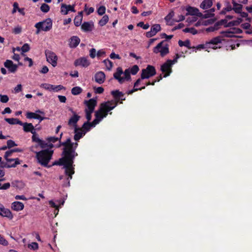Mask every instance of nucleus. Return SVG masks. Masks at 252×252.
<instances>
[{
    "label": "nucleus",
    "mask_w": 252,
    "mask_h": 252,
    "mask_svg": "<svg viewBox=\"0 0 252 252\" xmlns=\"http://www.w3.org/2000/svg\"><path fill=\"white\" fill-rule=\"evenodd\" d=\"M75 150L71 148L64 153H62V157L59 160L54 161L51 165L63 166L65 174L68 176V179L70 180L72 179V175L75 173L74 159L76 157L78 156V153L76 152Z\"/></svg>",
    "instance_id": "obj_1"
},
{
    "label": "nucleus",
    "mask_w": 252,
    "mask_h": 252,
    "mask_svg": "<svg viewBox=\"0 0 252 252\" xmlns=\"http://www.w3.org/2000/svg\"><path fill=\"white\" fill-rule=\"evenodd\" d=\"M53 150L45 149L36 153V157L38 162L42 166L46 167H50L48 163L52 158Z\"/></svg>",
    "instance_id": "obj_2"
},
{
    "label": "nucleus",
    "mask_w": 252,
    "mask_h": 252,
    "mask_svg": "<svg viewBox=\"0 0 252 252\" xmlns=\"http://www.w3.org/2000/svg\"><path fill=\"white\" fill-rule=\"evenodd\" d=\"M222 39L221 36H218L213 38L211 39L209 42H206L204 44H199L196 47V49H206V48H211L213 49H216L218 48H220L221 47L220 46H218L219 44L221 43Z\"/></svg>",
    "instance_id": "obj_3"
},
{
    "label": "nucleus",
    "mask_w": 252,
    "mask_h": 252,
    "mask_svg": "<svg viewBox=\"0 0 252 252\" xmlns=\"http://www.w3.org/2000/svg\"><path fill=\"white\" fill-rule=\"evenodd\" d=\"M166 40H163L159 43L153 49V52L157 54L160 53V55L162 57H164L169 53V45L165 43Z\"/></svg>",
    "instance_id": "obj_4"
},
{
    "label": "nucleus",
    "mask_w": 252,
    "mask_h": 252,
    "mask_svg": "<svg viewBox=\"0 0 252 252\" xmlns=\"http://www.w3.org/2000/svg\"><path fill=\"white\" fill-rule=\"evenodd\" d=\"M118 105V102H114L113 101H108L101 103L99 108L101 111H103L104 114L108 115V113L114 109Z\"/></svg>",
    "instance_id": "obj_5"
},
{
    "label": "nucleus",
    "mask_w": 252,
    "mask_h": 252,
    "mask_svg": "<svg viewBox=\"0 0 252 252\" xmlns=\"http://www.w3.org/2000/svg\"><path fill=\"white\" fill-rule=\"evenodd\" d=\"M156 74L155 67L151 65H148L146 68L143 69L141 71V79H148Z\"/></svg>",
    "instance_id": "obj_6"
},
{
    "label": "nucleus",
    "mask_w": 252,
    "mask_h": 252,
    "mask_svg": "<svg viewBox=\"0 0 252 252\" xmlns=\"http://www.w3.org/2000/svg\"><path fill=\"white\" fill-rule=\"evenodd\" d=\"M47 61L50 63L54 67H55L57 64L58 57L53 52L47 50L45 52Z\"/></svg>",
    "instance_id": "obj_7"
},
{
    "label": "nucleus",
    "mask_w": 252,
    "mask_h": 252,
    "mask_svg": "<svg viewBox=\"0 0 252 252\" xmlns=\"http://www.w3.org/2000/svg\"><path fill=\"white\" fill-rule=\"evenodd\" d=\"M69 110L72 113L73 115L70 117L68 122V125L74 127H77V123L80 119V116L78 115L73 110L72 108H70Z\"/></svg>",
    "instance_id": "obj_8"
},
{
    "label": "nucleus",
    "mask_w": 252,
    "mask_h": 252,
    "mask_svg": "<svg viewBox=\"0 0 252 252\" xmlns=\"http://www.w3.org/2000/svg\"><path fill=\"white\" fill-rule=\"evenodd\" d=\"M160 70L164 73L163 77H167L170 75L172 71V65L166 61L162 65H161Z\"/></svg>",
    "instance_id": "obj_9"
},
{
    "label": "nucleus",
    "mask_w": 252,
    "mask_h": 252,
    "mask_svg": "<svg viewBox=\"0 0 252 252\" xmlns=\"http://www.w3.org/2000/svg\"><path fill=\"white\" fill-rule=\"evenodd\" d=\"M111 94L114 96L116 100L115 102H118V103L119 102L120 104H122V101L126 100L124 94L119 90L112 91Z\"/></svg>",
    "instance_id": "obj_10"
},
{
    "label": "nucleus",
    "mask_w": 252,
    "mask_h": 252,
    "mask_svg": "<svg viewBox=\"0 0 252 252\" xmlns=\"http://www.w3.org/2000/svg\"><path fill=\"white\" fill-rule=\"evenodd\" d=\"M17 124L20 125L21 126H23V129L24 131L26 132H31L32 133H33V132H35V129L34 128V127L32 125V123H22L20 120L17 119Z\"/></svg>",
    "instance_id": "obj_11"
},
{
    "label": "nucleus",
    "mask_w": 252,
    "mask_h": 252,
    "mask_svg": "<svg viewBox=\"0 0 252 252\" xmlns=\"http://www.w3.org/2000/svg\"><path fill=\"white\" fill-rule=\"evenodd\" d=\"M186 10L188 12L186 15L197 16L199 17H201L203 16V14L199 12V9L196 7L188 5L186 7Z\"/></svg>",
    "instance_id": "obj_12"
},
{
    "label": "nucleus",
    "mask_w": 252,
    "mask_h": 252,
    "mask_svg": "<svg viewBox=\"0 0 252 252\" xmlns=\"http://www.w3.org/2000/svg\"><path fill=\"white\" fill-rule=\"evenodd\" d=\"M84 104L86 105L87 108L85 109V110L94 111L95 107L97 104L96 100L94 98H91L88 100H85Z\"/></svg>",
    "instance_id": "obj_13"
},
{
    "label": "nucleus",
    "mask_w": 252,
    "mask_h": 252,
    "mask_svg": "<svg viewBox=\"0 0 252 252\" xmlns=\"http://www.w3.org/2000/svg\"><path fill=\"white\" fill-rule=\"evenodd\" d=\"M39 23H41V28L43 31H49L52 28V21L50 18H47Z\"/></svg>",
    "instance_id": "obj_14"
},
{
    "label": "nucleus",
    "mask_w": 252,
    "mask_h": 252,
    "mask_svg": "<svg viewBox=\"0 0 252 252\" xmlns=\"http://www.w3.org/2000/svg\"><path fill=\"white\" fill-rule=\"evenodd\" d=\"M89 61L85 57L80 58L74 61V65L75 66H81L82 67H87L90 65Z\"/></svg>",
    "instance_id": "obj_15"
},
{
    "label": "nucleus",
    "mask_w": 252,
    "mask_h": 252,
    "mask_svg": "<svg viewBox=\"0 0 252 252\" xmlns=\"http://www.w3.org/2000/svg\"><path fill=\"white\" fill-rule=\"evenodd\" d=\"M160 30L161 27L160 25L155 24L151 27L150 31L146 32V36L148 38L151 37L156 35L158 32L160 31Z\"/></svg>",
    "instance_id": "obj_16"
},
{
    "label": "nucleus",
    "mask_w": 252,
    "mask_h": 252,
    "mask_svg": "<svg viewBox=\"0 0 252 252\" xmlns=\"http://www.w3.org/2000/svg\"><path fill=\"white\" fill-rule=\"evenodd\" d=\"M123 74V71L121 67H118L117 71L113 74L114 78L117 80L120 84H122L125 81V78L121 77V75Z\"/></svg>",
    "instance_id": "obj_17"
},
{
    "label": "nucleus",
    "mask_w": 252,
    "mask_h": 252,
    "mask_svg": "<svg viewBox=\"0 0 252 252\" xmlns=\"http://www.w3.org/2000/svg\"><path fill=\"white\" fill-rule=\"evenodd\" d=\"M72 143L71 139L70 138H68L64 142H62L60 141V143L57 147H60L61 146H63V149L62 153H64V152L71 148Z\"/></svg>",
    "instance_id": "obj_18"
},
{
    "label": "nucleus",
    "mask_w": 252,
    "mask_h": 252,
    "mask_svg": "<svg viewBox=\"0 0 252 252\" xmlns=\"http://www.w3.org/2000/svg\"><path fill=\"white\" fill-rule=\"evenodd\" d=\"M0 215L2 217H7L9 219H11L13 218V215L11 211L4 207V206L0 204Z\"/></svg>",
    "instance_id": "obj_19"
},
{
    "label": "nucleus",
    "mask_w": 252,
    "mask_h": 252,
    "mask_svg": "<svg viewBox=\"0 0 252 252\" xmlns=\"http://www.w3.org/2000/svg\"><path fill=\"white\" fill-rule=\"evenodd\" d=\"M141 80H142V79H141V77L140 78L138 79L135 81V82L134 83V86H133V89H132L131 90H129L127 92V94H131L135 92H136L138 91H141L142 90L145 89V86H143V87H142L141 88H137V87L140 84Z\"/></svg>",
    "instance_id": "obj_20"
},
{
    "label": "nucleus",
    "mask_w": 252,
    "mask_h": 252,
    "mask_svg": "<svg viewBox=\"0 0 252 252\" xmlns=\"http://www.w3.org/2000/svg\"><path fill=\"white\" fill-rule=\"evenodd\" d=\"M94 28L93 22H85L81 25V29L85 32H91Z\"/></svg>",
    "instance_id": "obj_21"
},
{
    "label": "nucleus",
    "mask_w": 252,
    "mask_h": 252,
    "mask_svg": "<svg viewBox=\"0 0 252 252\" xmlns=\"http://www.w3.org/2000/svg\"><path fill=\"white\" fill-rule=\"evenodd\" d=\"M95 81L99 84H102L105 79V74L102 71H98L94 75Z\"/></svg>",
    "instance_id": "obj_22"
},
{
    "label": "nucleus",
    "mask_w": 252,
    "mask_h": 252,
    "mask_svg": "<svg viewBox=\"0 0 252 252\" xmlns=\"http://www.w3.org/2000/svg\"><path fill=\"white\" fill-rule=\"evenodd\" d=\"M74 139L75 141H79L86 134L85 131H83L80 128L77 127L74 128Z\"/></svg>",
    "instance_id": "obj_23"
},
{
    "label": "nucleus",
    "mask_w": 252,
    "mask_h": 252,
    "mask_svg": "<svg viewBox=\"0 0 252 252\" xmlns=\"http://www.w3.org/2000/svg\"><path fill=\"white\" fill-rule=\"evenodd\" d=\"M80 42V39L77 36H73L69 40V46L71 48H76Z\"/></svg>",
    "instance_id": "obj_24"
},
{
    "label": "nucleus",
    "mask_w": 252,
    "mask_h": 252,
    "mask_svg": "<svg viewBox=\"0 0 252 252\" xmlns=\"http://www.w3.org/2000/svg\"><path fill=\"white\" fill-rule=\"evenodd\" d=\"M5 159L7 162L5 163L1 162L2 167L9 168L11 167H15L16 166V158L8 157V158Z\"/></svg>",
    "instance_id": "obj_25"
},
{
    "label": "nucleus",
    "mask_w": 252,
    "mask_h": 252,
    "mask_svg": "<svg viewBox=\"0 0 252 252\" xmlns=\"http://www.w3.org/2000/svg\"><path fill=\"white\" fill-rule=\"evenodd\" d=\"M4 66L10 72H14L16 70V64H14L12 61L7 60L4 63Z\"/></svg>",
    "instance_id": "obj_26"
},
{
    "label": "nucleus",
    "mask_w": 252,
    "mask_h": 252,
    "mask_svg": "<svg viewBox=\"0 0 252 252\" xmlns=\"http://www.w3.org/2000/svg\"><path fill=\"white\" fill-rule=\"evenodd\" d=\"M83 19V12L82 11L79 12L77 16H75L74 19V23L75 26L79 27L81 25Z\"/></svg>",
    "instance_id": "obj_27"
},
{
    "label": "nucleus",
    "mask_w": 252,
    "mask_h": 252,
    "mask_svg": "<svg viewBox=\"0 0 252 252\" xmlns=\"http://www.w3.org/2000/svg\"><path fill=\"white\" fill-rule=\"evenodd\" d=\"M213 4L212 0H204L200 4V7L203 9H206L210 8Z\"/></svg>",
    "instance_id": "obj_28"
},
{
    "label": "nucleus",
    "mask_w": 252,
    "mask_h": 252,
    "mask_svg": "<svg viewBox=\"0 0 252 252\" xmlns=\"http://www.w3.org/2000/svg\"><path fill=\"white\" fill-rule=\"evenodd\" d=\"M232 4L233 5V10L237 13H241L243 6L241 4L236 2L234 0H232Z\"/></svg>",
    "instance_id": "obj_29"
},
{
    "label": "nucleus",
    "mask_w": 252,
    "mask_h": 252,
    "mask_svg": "<svg viewBox=\"0 0 252 252\" xmlns=\"http://www.w3.org/2000/svg\"><path fill=\"white\" fill-rule=\"evenodd\" d=\"M92 127H93L90 124V122H86L83 124L82 127L80 128L83 131H85L86 134L87 132L90 131Z\"/></svg>",
    "instance_id": "obj_30"
},
{
    "label": "nucleus",
    "mask_w": 252,
    "mask_h": 252,
    "mask_svg": "<svg viewBox=\"0 0 252 252\" xmlns=\"http://www.w3.org/2000/svg\"><path fill=\"white\" fill-rule=\"evenodd\" d=\"M94 115L95 118L99 120L100 121H101L103 118L107 117L106 114H104L103 112L101 111L100 108L97 111H95Z\"/></svg>",
    "instance_id": "obj_31"
},
{
    "label": "nucleus",
    "mask_w": 252,
    "mask_h": 252,
    "mask_svg": "<svg viewBox=\"0 0 252 252\" xmlns=\"http://www.w3.org/2000/svg\"><path fill=\"white\" fill-rule=\"evenodd\" d=\"M178 44L180 47L185 46L189 49H190L192 48H195V47H192L190 46V43L189 40H186L185 41H183L182 40H180L178 41Z\"/></svg>",
    "instance_id": "obj_32"
},
{
    "label": "nucleus",
    "mask_w": 252,
    "mask_h": 252,
    "mask_svg": "<svg viewBox=\"0 0 252 252\" xmlns=\"http://www.w3.org/2000/svg\"><path fill=\"white\" fill-rule=\"evenodd\" d=\"M17 51H22V54L28 52L30 49V47L29 44L25 43L21 48L17 46Z\"/></svg>",
    "instance_id": "obj_33"
},
{
    "label": "nucleus",
    "mask_w": 252,
    "mask_h": 252,
    "mask_svg": "<svg viewBox=\"0 0 252 252\" xmlns=\"http://www.w3.org/2000/svg\"><path fill=\"white\" fill-rule=\"evenodd\" d=\"M235 32L231 28L226 31L221 32L220 34H223L224 37H231L233 36V34L235 33Z\"/></svg>",
    "instance_id": "obj_34"
},
{
    "label": "nucleus",
    "mask_w": 252,
    "mask_h": 252,
    "mask_svg": "<svg viewBox=\"0 0 252 252\" xmlns=\"http://www.w3.org/2000/svg\"><path fill=\"white\" fill-rule=\"evenodd\" d=\"M108 16L107 15H105L102 17L101 19L99 21L98 24L100 26L102 27L106 24V23L108 22Z\"/></svg>",
    "instance_id": "obj_35"
},
{
    "label": "nucleus",
    "mask_w": 252,
    "mask_h": 252,
    "mask_svg": "<svg viewBox=\"0 0 252 252\" xmlns=\"http://www.w3.org/2000/svg\"><path fill=\"white\" fill-rule=\"evenodd\" d=\"M26 117L28 119H37L39 118V115L33 112H27L26 114Z\"/></svg>",
    "instance_id": "obj_36"
},
{
    "label": "nucleus",
    "mask_w": 252,
    "mask_h": 252,
    "mask_svg": "<svg viewBox=\"0 0 252 252\" xmlns=\"http://www.w3.org/2000/svg\"><path fill=\"white\" fill-rule=\"evenodd\" d=\"M82 92V89L80 87H75L71 89V93L73 95H78Z\"/></svg>",
    "instance_id": "obj_37"
},
{
    "label": "nucleus",
    "mask_w": 252,
    "mask_h": 252,
    "mask_svg": "<svg viewBox=\"0 0 252 252\" xmlns=\"http://www.w3.org/2000/svg\"><path fill=\"white\" fill-rule=\"evenodd\" d=\"M183 32L186 33L189 32L193 35L198 33L197 30L194 28H186L183 30Z\"/></svg>",
    "instance_id": "obj_38"
},
{
    "label": "nucleus",
    "mask_w": 252,
    "mask_h": 252,
    "mask_svg": "<svg viewBox=\"0 0 252 252\" xmlns=\"http://www.w3.org/2000/svg\"><path fill=\"white\" fill-rule=\"evenodd\" d=\"M103 62L105 65L107 69L110 70L113 66V63L108 59L104 60Z\"/></svg>",
    "instance_id": "obj_39"
},
{
    "label": "nucleus",
    "mask_w": 252,
    "mask_h": 252,
    "mask_svg": "<svg viewBox=\"0 0 252 252\" xmlns=\"http://www.w3.org/2000/svg\"><path fill=\"white\" fill-rule=\"evenodd\" d=\"M40 87L45 89L46 90L49 91H52L53 85H51L48 83H42L40 85Z\"/></svg>",
    "instance_id": "obj_40"
},
{
    "label": "nucleus",
    "mask_w": 252,
    "mask_h": 252,
    "mask_svg": "<svg viewBox=\"0 0 252 252\" xmlns=\"http://www.w3.org/2000/svg\"><path fill=\"white\" fill-rule=\"evenodd\" d=\"M46 140L49 143H55L59 141L60 143L61 138L56 137L55 136L49 137L46 138Z\"/></svg>",
    "instance_id": "obj_41"
},
{
    "label": "nucleus",
    "mask_w": 252,
    "mask_h": 252,
    "mask_svg": "<svg viewBox=\"0 0 252 252\" xmlns=\"http://www.w3.org/2000/svg\"><path fill=\"white\" fill-rule=\"evenodd\" d=\"M123 73L125 75V80L126 81H129L131 79V76H130V72L129 71V68L126 69L124 72H123Z\"/></svg>",
    "instance_id": "obj_42"
},
{
    "label": "nucleus",
    "mask_w": 252,
    "mask_h": 252,
    "mask_svg": "<svg viewBox=\"0 0 252 252\" xmlns=\"http://www.w3.org/2000/svg\"><path fill=\"white\" fill-rule=\"evenodd\" d=\"M40 10L44 13H47L50 10V6L46 3H43L40 6Z\"/></svg>",
    "instance_id": "obj_43"
},
{
    "label": "nucleus",
    "mask_w": 252,
    "mask_h": 252,
    "mask_svg": "<svg viewBox=\"0 0 252 252\" xmlns=\"http://www.w3.org/2000/svg\"><path fill=\"white\" fill-rule=\"evenodd\" d=\"M21 56L24 57L23 60L24 62H28L29 63L28 66L29 67H31L33 65V62L32 59L28 57H26L24 54H22Z\"/></svg>",
    "instance_id": "obj_44"
},
{
    "label": "nucleus",
    "mask_w": 252,
    "mask_h": 252,
    "mask_svg": "<svg viewBox=\"0 0 252 252\" xmlns=\"http://www.w3.org/2000/svg\"><path fill=\"white\" fill-rule=\"evenodd\" d=\"M66 4L62 3L61 6V12L63 15H66L68 13V9L66 8Z\"/></svg>",
    "instance_id": "obj_45"
},
{
    "label": "nucleus",
    "mask_w": 252,
    "mask_h": 252,
    "mask_svg": "<svg viewBox=\"0 0 252 252\" xmlns=\"http://www.w3.org/2000/svg\"><path fill=\"white\" fill-rule=\"evenodd\" d=\"M241 23V20L240 21H232L228 23L226 25L224 26L225 27H230L234 26H237Z\"/></svg>",
    "instance_id": "obj_46"
},
{
    "label": "nucleus",
    "mask_w": 252,
    "mask_h": 252,
    "mask_svg": "<svg viewBox=\"0 0 252 252\" xmlns=\"http://www.w3.org/2000/svg\"><path fill=\"white\" fill-rule=\"evenodd\" d=\"M139 70V67L137 65H134L132 66L129 69V71H130V73H131V74H132V75L136 74V73L138 72Z\"/></svg>",
    "instance_id": "obj_47"
},
{
    "label": "nucleus",
    "mask_w": 252,
    "mask_h": 252,
    "mask_svg": "<svg viewBox=\"0 0 252 252\" xmlns=\"http://www.w3.org/2000/svg\"><path fill=\"white\" fill-rule=\"evenodd\" d=\"M62 90H65V88L63 87V85H53L52 91L55 92H58Z\"/></svg>",
    "instance_id": "obj_48"
},
{
    "label": "nucleus",
    "mask_w": 252,
    "mask_h": 252,
    "mask_svg": "<svg viewBox=\"0 0 252 252\" xmlns=\"http://www.w3.org/2000/svg\"><path fill=\"white\" fill-rule=\"evenodd\" d=\"M106 11V8L104 6H100L97 10V12L99 15H103Z\"/></svg>",
    "instance_id": "obj_49"
},
{
    "label": "nucleus",
    "mask_w": 252,
    "mask_h": 252,
    "mask_svg": "<svg viewBox=\"0 0 252 252\" xmlns=\"http://www.w3.org/2000/svg\"><path fill=\"white\" fill-rule=\"evenodd\" d=\"M37 144H38V146H40V147L42 149H44V148H46L48 145V143L46 141H45L42 139H41L37 143Z\"/></svg>",
    "instance_id": "obj_50"
},
{
    "label": "nucleus",
    "mask_w": 252,
    "mask_h": 252,
    "mask_svg": "<svg viewBox=\"0 0 252 252\" xmlns=\"http://www.w3.org/2000/svg\"><path fill=\"white\" fill-rule=\"evenodd\" d=\"M28 247L32 250H36L38 249V244L36 242H32L29 244Z\"/></svg>",
    "instance_id": "obj_51"
},
{
    "label": "nucleus",
    "mask_w": 252,
    "mask_h": 252,
    "mask_svg": "<svg viewBox=\"0 0 252 252\" xmlns=\"http://www.w3.org/2000/svg\"><path fill=\"white\" fill-rule=\"evenodd\" d=\"M85 112L86 114V118L87 120V122H90L92 119V114L93 112L85 110Z\"/></svg>",
    "instance_id": "obj_52"
},
{
    "label": "nucleus",
    "mask_w": 252,
    "mask_h": 252,
    "mask_svg": "<svg viewBox=\"0 0 252 252\" xmlns=\"http://www.w3.org/2000/svg\"><path fill=\"white\" fill-rule=\"evenodd\" d=\"M180 57V56L178 54H177L176 55V57L173 60H167V61H168V62H169L171 65L172 66L173 64H174V63H176L177 62V60Z\"/></svg>",
    "instance_id": "obj_53"
},
{
    "label": "nucleus",
    "mask_w": 252,
    "mask_h": 252,
    "mask_svg": "<svg viewBox=\"0 0 252 252\" xmlns=\"http://www.w3.org/2000/svg\"><path fill=\"white\" fill-rule=\"evenodd\" d=\"M174 16V12L171 11L165 17L164 19L166 22H169Z\"/></svg>",
    "instance_id": "obj_54"
},
{
    "label": "nucleus",
    "mask_w": 252,
    "mask_h": 252,
    "mask_svg": "<svg viewBox=\"0 0 252 252\" xmlns=\"http://www.w3.org/2000/svg\"><path fill=\"white\" fill-rule=\"evenodd\" d=\"M9 98L6 95L0 94V100L2 103H6L8 102Z\"/></svg>",
    "instance_id": "obj_55"
},
{
    "label": "nucleus",
    "mask_w": 252,
    "mask_h": 252,
    "mask_svg": "<svg viewBox=\"0 0 252 252\" xmlns=\"http://www.w3.org/2000/svg\"><path fill=\"white\" fill-rule=\"evenodd\" d=\"M137 26L140 27L144 30H147L149 28L150 25L148 24H144L143 22H140L137 24Z\"/></svg>",
    "instance_id": "obj_56"
},
{
    "label": "nucleus",
    "mask_w": 252,
    "mask_h": 252,
    "mask_svg": "<svg viewBox=\"0 0 252 252\" xmlns=\"http://www.w3.org/2000/svg\"><path fill=\"white\" fill-rule=\"evenodd\" d=\"M16 152V149H12L9 151H7L5 152L4 155V158H7L8 157H10L13 153Z\"/></svg>",
    "instance_id": "obj_57"
},
{
    "label": "nucleus",
    "mask_w": 252,
    "mask_h": 252,
    "mask_svg": "<svg viewBox=\"0 0 252 252\" xmlns=\"http://www.w3.org/2000/svg\"><path fill=\"white\" fill-rule=\"evenodd\" d=\"M32 136V140L33 142L38 143L41 139L37 136L36 132H33Z\"/></svg>",
    "instance_id": "obj_58"
},
{
    "label": "nucleus",
    "mask_w": 252,
    "mask_h": 252,
    "mask_svg": "<svg viewBox=\"0 0 252 252\" xmlns=\"http://www.w3.org/2000/svg\"><path fill=\"white\" fill-rule=\"evenodd\" d=\"M16 145L15 142L12 140H8L7 141V146L8 148H11Z\"/></svg>",
    "instance_id": "obj_59"
},
{
    "label": "nucleus",
    "mask_w": 252,
    "mask_h": 252,
    "mask_svg": "<svg viewBox=\"0 0 252 252\" xmlns=\"http://www.w3.org/2000/svg\"><path fill=\"white\" fill-rule=\"evenodd\" d=\"M4 120L10 125L16 124V119L14 118H5Z\"/></svg>",
    "instance_id": "obj_60"
},
{
    "label": "nucleus",
    "mask_w": 252,
    "mask_h": 252,
    "mask_svg": "<svg viewBox=\"0 0 252 252\" xmlns=\"http://www.w3.org/2000/svg\"><path fill=\"white\" fill-rule=\"evenodd\" d=\"M96 50L94 48H92L90 50V56L91 58L94 59L95 57Z\"/></svg>",
    "instance_id": "obj_61"
},
{
    "label": "nucleus",
    "mask_w": 252,
    "mask_h": 252,
    "mask_svg": "<svg viewBox=\"0 0 252 252\" xmlns=\"http://www.w3.org/2000/svg\"><path fill=\"white\" fill-rule=\"evenodd\" d=\"M24 205L22 202L17 201V211L22 210L24 209Z\"/></svg>",
    "instance_id": "obj_62"
},
{
    "label": "nucleus",
    "mask_w": 252,
    "mask_h": 252,
    "mask_svg": "<svg viewBox=\"0 0 252 252\" xmlns=\"http://www.w3.org/2000/svg\"><path fill=\"white\" fill-rule=\"evenodd\" d=\"M85 10L86 11L87 15H89L94 11V8L91 7L88 8V9H87V4H85Z\"/></svg>",
    "instance_id": "obj_63"
},
{
    "label": "nucleus",
    "mask_w": 252,
    "mask_h": 252,
    "mask_svg": "<svg viewBox=\"0 0 252 252\" xmlns=\"http://www.w3.org/2000/svg\"><path fill=\"white\" fill-rule=\"evenodd\" d=\"M34 26L37 29L36 33L38 34L41 31H42V29L41 28V23H37Z\"/></svg>",
    "instance_id": "obj_64"
}]
</instances>
